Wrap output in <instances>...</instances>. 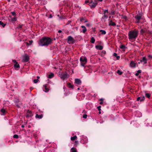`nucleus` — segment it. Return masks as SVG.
I'll list each match as a JSON object with an SVG mask.
<instances>
[{"label":"nucleus","instance_id":"nucleus-14","mask_svg":"<svg viewBox=\"0 0 152 152\" xmlns=\"http://www.w3.org/2000/svg\"><path fill=\"white\" fill-rule=\"evenodd\" d=\"M109 25L110 26H116V24L115 22H113L112 20H111L109 21Z\"/></svg>","mask_w":152,"mask_h":152},{"label":"nucleus","instance_id":"nucleus-9","mask_svg":"<svg viewBox=\"0 0 152 152\" xmlns=\"http://www.w3.org/2000/svg\"><path fill=\"white\" fill-rule=\"evenodd\" d=\"M29 60V56L27 55H26L23 56V58L22 60V61L23 62H27Z\"/></svg>","mask_w":152,"mask_h":152},{"label":"nucleus","instance_id":"nucleus-40","mask_svg":"<svg viewBox=\"0 0 152 152\" xmlns=\"http://www.w3.org/2000/svg\"><path fill=\"white\" fill-rule=\"evenodd\" d=\"M100 100L101 101V102H100L99 104H103V99H101Z\"/></svg>","mask_w":152,"mask_h":152},{"label":"nucleus","instance_id":"nucleus-29","mask_svg":"<svg viewBox=\"0 0 152 152\" xmlns=\"http://www.w3.org/2000/svg\"><path fill=\"white\" fill-rule=\"evenodd\" d=\"M141 70H139L137 71V72L135 74V75L136 76H138L139 75V74L141 73Z\"/></svg>","mask_w":152,"mask_h":152},{"label":"nucleus","instance_id":"nucleus-3","mask_svg":"<svg viewBox=\"0 0 152 152\" xmlns=\"http://www.w3.org/2000/svg\"><path fill=\"white\" fill-rule=\"evenodd\" d=\"M108 10H104L103 11V15L101 18V20L103 22L106 21L108 17Z\"/></svg>","mask_w":152,"mask_h":152},{"label":"nucleus","instance_id":"nucleus-15","mask_svg":"<svg viewBox=\"0 0 152 152\" xmlns=\"http://www.w3.org/2000/svg\"><path fill=\"white\" fill-rule=\"evenodd\" d=\"M14 67L15 69L18 70L20 68V65L17 63L15 64Z\"/></svg>","mask_w":152,"mask_h":152},{"label":"nucleus","instance_id":"nucleus-12","mask_svg":"<svg viewBox=\"0 0 152 152\" xmlns=\"http://www.w3.org/2000/svg\"><path fill=\"white\" fill-rule=\"evenodd\" d=\"M140 62L143 63L144 64H146L147 63V60L145 57H143L140 60Z\"/></svg>","mask_w":152,"mask_h":152},{"label":"nucleus","instance_id":"nucleus-42","mask_svg":"<svg viewBox=\"0 0 152 152\" xmlns=\"http://www.w3.org/2000/svg\"><path fill=\"white\" fill-rule=\"evenodd\" d=\"M12 20L13 21H16L17 19L16 18H14L12 19Z\"/></svg>","mask_w":152,"mask_h":152},{"label":"nucleus","instance_id":"nucleus-2","mask_svg":"<svg viewBox=\"0 0 152 152\" xmlns=\"http://www.w3.org/2000/svg\"><path fill=\"white\" fill-rule=\"evenodd\" d=\"M138 35L137 31L134 30L129 31L128 33V38L130 41L135 40Z\"/></svg>","mask_w":152,"mask_h":152},{"label":"nucleus","instance_id":"nucleus-60","mask_svg":"<svg viewBox=\"0 0 152 152\" xmlns=\"http://www.w3.org/2000/svg\"><path fill=\"white\" fill-rule=\"evenodd\" d=\"M27 45H28L29 44L28 42H27Z\"/></svg>","mask_w":152,"mask_h":152},{"label":"nucleus","instance_id":"nucleus-59","mask_svg":"<svg viewBox=\"0 0 152 152\" xmlns=\"http://www.w3.org/2000/svg\"><path fill=\"white\" fill-rule=\"evenodd\" d=\"M99 114H100V113H101V112H100V111H99Z\"/></svg>","mask_w":152,"mask_h":152},{"label":"nucleus","instance_id":"nucleus-57","mask_svg":"<svg viewBox=\"0 0 152 152\" xmlns=\"http://www.w3.org/2000/svg\"><path fill=\"white\" fill-rule=\"evenodd\" d=\"M80 90V88H78L77 89V90Z\"/></svg>","mask_w":152,"mask_h":152},{"label":"nucleus","instance_id":"nucleus-21","mask_svg":"<svg viewBox=\"0 0 152 152\" xmlns=\"http://www.w3.org/2000/svg\"><path fill=\"white\" fill-rule=\"evenodd\" d=\"M113 56L115 57L117 60H119L120 58V56H118L117 54L116 53H114Z\"/></svg>","mask_w":152,"mask_h":152},{"label":"nucleus","instance_id":"nucleus-8","mask_svg":"<svg viewBox=\"0 0 152 152\" xmlns=\"http://www.w3.org/2000/svg\"><path fill=\"white\" fill-rule=\"evenodd\" d=\"M136 63L133 61H131L129 66L132 68H135L136 66Z\"/></svg>","mask_w":152,"mask_h":152},{"label":"nucleus","instance_id":"nucleus-37","mask_svg":"<svg viewBox=\"0 0 152 152\" xmlns=\"http://www.w3.org/2000/svg\"><path fill=\"white\" fill-rule=\"evenodd\" d=\"M145 32V30L142 29H141L140 30V33L141 34H143Z\"/></svg>","mask_w":152,"mask_h":152},{"label":"nucleus","instance_id":"nucleus-7","mask_svg":"<svg viewBox=\"0 0 152 152\" xmlns=\"http://www.w3.org/2000/svg\"><path fill=\"white\" fill-rule=\"evenodd\" d=\"M67 40L68 43L69 44H73L75 43V40L71 36H69L68 37Z\"/></svg>","mask_w":152,"mask_h":152},{"label":"nucleus","instance_id":"nucleus-47","mask_svg":"<svg viewBox=\"0 0 152 152\" xmlns=\"http://www.w3.org/2000/svg\"><path fill=\"white\" fill-rule=\"evenodd\" d=\"M18 28V29L21 28H22V25H19Z\"/></svg>","mask_w":152,"mask_h":152},{"label":"nucleus","instance_id":"nucleus-38","mask_svg":"<svg viewBox=\"0 0 152 152\" xmlns=\"http://www.w3.org/2000/svg\"><path fill=\"white\" fill-rule=\"evenodd\" d=\"M11 14L13 16H16V15L15 13L14 12H11Z\"/></svg>","mask_w":152,"mask_h":152},{"label":"nucleus","instance_id":"nucleus-45","mask_svg":"<svg viewBox=\"0 0 152 152\" xmlns=\"http://www.w3.org/2000/svg\"><path fill=\"white\" fill-rule=\"evenodd\" d=\"M12 61L15 64H16V63H18L17 62H16V60H12Z\"/></svg>","mask_w":152,"mask_h":152},{"label":"nucleus","instance_id":"nucleus-30","mask_svg":"<svg viewBox=\"0 0 152 152\" xmlns=\"http://www.w3.org/2000/svg\"><path fill=\"white\" fill-rule=\"evenodd\" d=\"M0 25L2 26L3 27H4L5 26V24L3 22L1 21H0Z\"/></svg>","mask_w":152,"mask_h":152},{"label":"nucleus","instance_id":"nucleus-23","mask_svg":"<svg viewBox=\"0 0 152 152\" xmlns=\"http://www.w3.org/2000/svg\"><path fill=\"white\" fill-rule=\"evenodd\" d=\"M43 117V115H38V114H36V118H38L39 119L42 118Z\"/></svg>","mask_w":152,"mask_h":152},{"label":"nucleus","instance_id":"nucleus-16","mask_svg":"<svg viewBox=\"0 0 152 152\" xmlns=\"http://www.w3.org/2000/svg\"><path fill=\"white\" fill-rule=\"evenodd\" d=\"M67 86L69 88L73 89L74 88V85L70 83H67Z\"/></svg>","mask_w":152,"mask_h":152},{"label":"nucleus","instance_id":"nucleus-1","mask_svg":"<svg viewBox=\"0 0 152 152\" xmlns=\"http://www.w3.org/2000/svg\"><path fill=\"white\" fill-rule=\"evenodd\" d=\"M52 40L50 38L44 37L40 40L38 44L40 46H47L50 44Z\"/></svg>","mask_w":152,"mask_h":152},{"label":"nucleus","instance_id":"nucleus-6","mask_svg":"<svg viewBox=\"0 0 152 152\" xmlns=\"http://www.w3.org/2000/svg\"><path fill=\"white\" fill-rule=\"evenodd\" d=\"M142 15L141 14H139L135 16V18L136 21L135 23H140V20L141 19Z\"/></svg>","mask_w":152,"mask_h":152},{"label":"nucleus","instance_id":"nucleus-27","mask_svg":"<svg viewBox=\"0 0 152 152\" xmlns=\"http://www.w3.org/2000/svg\"><path fill=\"white\" fill-rule=\"evenodd\" d=\"M1 112L2 113V115H4L5 113V110L4 109L2 108L1 110Z\"/></svg>","mask_w":152,"mask_h":152},{"label":"nucleus","instance_id":"nucleus-10","mask_svg":"<svg viewBox=\"0 0 152 152\" xmlns=\"http://www.w3.org/2000/svg\"><path fill=\"white\" fill-rule=\"evenodd\" d=\"M88 5L91 8H94L96 6L97 3H96L92 1L89 3Z\"/></svg>","mask_w":152,"mask_h":152},{"label":"nucleus","instance_id":"nucleus-33","mask_svg":"<svg viewBox=\"0 0 152 152\" xmlns=\"http://www.w3.org/2000/svg\"><path fill=\"white\" fill-rule=\"evenodd\" d=\"M117 73L119 75H121L122 72L119 70H118L117 71Z\"/></svg>","mask_w":152,"mask_h":152},{"label":"nucleus","instance_id":"nucleus-46","mask_svg":"<svg viewBox=\"0 0 152 152\" xmlns=\"http://www.w3.org/2000/svg\"><path fill=\"white\" fill-rule=\"evenodd\" d=\"M84 20V18H82L80 19V21L81 22H83Z\"/></svg>","mask_w":152,"mask_h":152},{"label":"nucleus","instance_id":"nucleus-61","mask_svg":"<svg viewBox=\"0 0 152 152\" xmlns=\"http://www.w3.org/2000/svg\"><path fill=\"white\" fill-rule=\"evenodd\" d=\"M87 21H85V22H87Z\"/></svg>","mask_w":152,"mask_h":152},{"label":"nucleus","instance_id":"nucleus-11","mask_svg":"<svg viewBox=\"0 0 152 152\" xmlns=\"http://www.w3.org/2000/svg\"><path fill=\"white\" fill-rule=\"evenodd\" d=\"M75 83L78 85H80L82 82L80 79L76 78L75 79Z\"/></svg>","mask_w":152,"mask_h":152},{"label":"nucleus","instance_id":"nucleus-28","mask_svg":"<svg viewBox=\"0 0 152 152\" xmlns=\"http://www.w3.org/2000/svg\"><path fill=\"white\" fill-rule=\"evenodd\" d=\"M99 31L101 32L102 34H105L106 33V31L104 30H100Z\"/></svg>","mask_w":152,"mask_h":152},{"label":"nucleus","instance_id":"nucleus-13","mask_svg":"<svg viewBox=\"0 0 152 152\" xmlns=\"http://www.w3.org/2000/svg\"><path fill=\"white\" fill-rule=\"evenodd\" d=\"M145 99V97L144 96H141L140 97H138L137 99V101H140V102H141L143 101Z\"/></svg>","mask_w":152,"mask_h":152},{"label":"nucleus","instance_id":"nucleus-55","mask_svg":"<svg viewBox=\"0 0 152 152\" xmlns=\"http://www.w3.org/2000/svg\"><path fill=\"white\" fill-rule=\"evenodd\" d=\"M21 127L22 128H24V126L23 125H22V126H21Z\"/></svg>","mask_w":152,"mask_h":152},{"label":"nucleus","instance_id":"nucleus-51","mask_svg":"<svg viewBox=\"0 0 152 152\" xmlns=\"http://www.w3.org/2000/svg\"><path fill=\"white\" fill-rule=\"evenodd\" d=\"M114 12H111V15H114Z\"/></svg>","mask_w":152,"mask_h":152},{"label":"nucleus","instance_id":"nucleus-54","mask_svg":"<svg viewBox=\"0 0 152 152\" xmlns=\"http://www.w3.org/2000/svg\"><path fill=\"white\" fill-rule=\"evenodd\" d=\"M102 52H103L104 54H105L106 53V52L104 51H102Z\"/></svg>","mask_w":152,"mask_h":152},{"label":"nucleus","instance_id":"nucleus-22","mask_svg":"<svg viewBox=\"0 0 152 152\" xmlns=\"http://www.w3.org/2000/svg\"><path fill=\"white\" fill-rule=\"evenodd\" d=\"M95 40L94 37H91V40L90 41V42L91 43H93V44L95 42Z\"/></svg>","mask_w":152,"mask_h":152},{"label":"nucleus","instance_id":"nucleus-43","mask_svg":"<svg viewBox=\"0 0 152 152\" xmlns=\"http://www.w3.org/2000/svg\"><path fill=\"white\" fill-rule=\"evenodd\" d=\"M90 2L88 0H86L85 1V4H87L88 3H89Z\"/></svg>","mask_w":152,"mask_h":152},{"label":"nucleus","instance_id":"nucleus-49","mask_svg":"<svg viewBox=\"0 0 152 152\" xmlns=\"http://www.w3.org/2000/svg\"><path fill=\"white\" fill-rule=\"evenodd\" d=\"M86 25L87 27H89L90 26V24L89 23H87L86 24Z\"/></svg>","mask_w":152,"mask_h":152},{"label":"nucleus","instance_id":"nucleus-39","mask_svg":"<svg viewBox=\"0 0 152 152\" xmlns=\"http://www.w3.org/2000/svg\"><path fill=\"white\" fill-rule=\"evenodd\" d=\"M78 144V141H76L75 142L74 144L75 145H76L77 146V145Z\"/></svg>","mask_w":152,"mask_h":152},{"label":"nucleus","instance_id":"nucleus-56","mask_svg":"<svg viewBox=\"0 0 152 152\" xmlns=\"http://www.w3.org/2000/svg\"><path fill=\"white\" fill-rule=\"evenodd\" d=\"M37 79H38L39 78V77L38 76H37Z\"/></svg>","mask_w":152,"mask_h":152},{"label":"nucleus","instance_id":"nucleus-44","mask_svg":"<svg viewBox=\"0 0 152 152\" xmlns=\"http://www.w3.org/2000/svg\"><path fill=\"white\" fill-rule=\"evenodd\" d=\"M148 57L150 59L152 58V55H148Z\"/></svg>","mask_w":152,"mask_h":152},{"label":"nucleus","instance_id":"nucleus-32","mask_svg":"<svg viewBox=\"0 0 152 152\" xmlns=\"http://www.w3.org/2000/svg\"><path fill=\"white\" fill-rule=\"evenodd\" d=\"M145 96L148 98H149L150 97L151 95L149 93H146L145 94Z\"/></svg>","mask_w":152,"mask_h":152},{"label":"nucleus","instance_id":"nucleus-41","mask_svg":"<svg viewBox=\"0 0 152 152\" xmlns=\"http://www.w3.org/2000/svg\"><path fill=\"white\" fill-rule=\"evenodd\" d=\"M101 106H99L97 107V108L99 111H100L101 110Z\"/></svg>","mask_w":152,"mask_h":152},{"label":"nucleus","instance_id":"nucleus-17","mask_svg":"<svg viewBox=\"0 0 152 152\" xmlns=\"http://www.w3.org/2000/svg\"><path fill=\"white\" fill-rule=\"evenodd\" d=\"M47 84H45V85H44L43 86L45 88V90H44V91H45L46 92H48L49 90V89L47 88Z\"/></svg>","mask_w":152,"mask_h":152},{"label":"nucleus","instance_id":"nucleus-18","mask_svg":"<svg viewBox=\"0 0 152 152\" xmlns=\"http://www.w3.org/2000/svg\"><path fill=\"white\" fill-rule=\"evenodd\" d=\"M95 48L97 49L100 50H102L103 48V47L101 45H96L95 46Z\"/></svg>","mask_w":152,"mask_h":152},{"label":"nucleus","instance_id":"nucleus-25","mask_svg":"<svg viewBox=\"0 0 152 152\" xmlns=\"http://www.w3.org/2000/svg\"><path fill=\"white\" fill-rule=\"evenodd\" d=\"M77 138V137L76 136H75L73 137H71L70 139L72 141H73L75 140H76Z\"/></svg>","mask_w":152,"mask_h":152},{"label":"nucleus","instance_id":"nucleus-24","mask_svg":"<svg viewBox=\"0 0 152 152\" xmlns=\"http://www.w3.org/2000/svg\"><path fill=\"white\" fill-rule=\"evenodd\" d=\"M71 152H77L76 148L73 147L71 149Z\"/></svg>","mask_w":152,"mask_h":152},{"label":"nucleus","instance_id":"nucleus-50","mask_svg":"<svg viewBox=\"0 0 152 152\" xmlns=\"http://www.w3.org/2000/svg\"><path fill=\"white\" fill-rule=\"evenodd\" d=\"M86 113V111L85 110H83V111L82 113Z\"/></svg>","mask_w":152,"mask_h":152},{"label":"nucleus","instance_id":"nucleus-52","mask_svg":"<svg viewBox=\"0 0 152 152\" xmlns=\"http://www.w3.org/2000/svg\"><path fill=\"white\" fill-rule=\"evenodd\" d=\"M62 32V31L61 30H59L58 31V33H61Z\"/></svg>","mask_w":152,"mask_h":152},{"label":"nucleus","instance_id":"nucleus-36","mask_svg":"<svg viewBox=\"0 0 152 152\" xmlns=\"http://www.w3.org/2000/svg\"><path fill=\"white\" fill-rule=\"evenodd\" d=\"M39 80L38 79H34V83H37L38 82Z\"/></svg>","mask_w":152,"mask_h":152},{"label":"nucleus","instance_id":"nucleus-48","mask_svg":"<svg viewBox=\"0 0 152 152\" xmlns=\"http://www.w3.org/2000/svg\"><path fill=\"white\" fill-rule=\"evenodd\" d=\"M29 42L30 43V45H31L33 43V41L32 40H31L29 41Z\"/></svg>","mask_w":152,"mask_h":152},{"label":"nucleus","instance_id":"nucleus-5","mask_svg":"<svg viewBox=\"0 0 152 152\" xmlns=\"http://www.w3.org/2000/svg\"><path fill=\"white\" fill-rule=\"evenodd\" d=\"M59 75L61 79L63 80L66 79L68 78L69 76L68 74L66 72L59 74Z\"/></svg>","mask_w":152,"mask_h":152},{"label":"nucleus","instance_id":"nucleus-4","mask_svg":"<svg viewBox=\"0 0 152 152\" xmlns=\"http://www.w3.org/2000/svg\"><path fill=\"white\" fill-rule=\"evenodd\" d=\"M80 61L81 63V65L84 66L87 62V59L85 56H82L80 59Z\"/></svg>","mask_w":152,"mask_h":152},{"label":"nucleus","instance_id":"nucleus-20","mask_svg":"<svg viewBox=\"0 0 152 152\" xmlns=\"http://www.w3.org/2000/svg\"><path fill=\"white\" fill-rule=\"evenodd\" d=\"M54 76V74L52 73H50L49 75H48V78H53Z\"/></svg>","mask_w":152,"mask_h":152},{"label":"nucleus","instance_id":"nucleus-53","mask_svg":"<svg viewBox=\"0 0 152 152\" xmlns=\"http://www.w3.org/2000/svg\"><path fill=\"white\" fill-rule=\"evenodd\" d=\"M27 112H28L29 113H31V111L28 110V111H27Z\"/></svg>","mask_w":152,"mask_h":152},{"label":"nucleus","instance_id":"nucleus-35","mask_svg":"<svg viewBox=\"0 0 152 152\" xmlns=\"http://www.w3.org/2000/svg\"><path fill=\"white\" fill-rule=\"evenodd\" d=\"M87 115H86V114H84L83 116V118H85V119L86 118H87Z\"/></svg>","mask_w":152,"mask_h":152},{"label":"nucleus","instance_id":"nucleus-26","mask_svg":"<svg viewBox=\"0 0 152 152\" xmlns=\"http://www.w3.org/2000/svg\"><path fill=\"white\" fill-rule=\"evenodd\" d=\"M121 18L124 19L125 20H127V18L126 16L124 15H121Z\"/></svg>","mask_w":152,"mask_h":152},{"label":"nucleus","instance_id":"nucleus-58","mask_svg":"<svg viewBox=\"0 0 152 152\" xmlns=\"http://www.w3.org/2000/svg\"><path fill=\"white\" fill-rule=\"evenodd\" d=\"M29 116V115H26V117H28Z\"/></svg>","mask_w":152,"mask_h":152},{"label":"nucleus","instance_id":"nucleus-31","mask_svg":"<svg viewBox=\"0 0 152 152\" xmlns=\"http://www.w3.org/2000/svg\"><path fill=\"white\" fill-rule=\"evenodd\" d=\"M121 49H125L126 48V46L124 45H121L120 46Z\"/></svg>","mask_w":152,"mask_h":152},{"label":"nucleus","instance_id":"nucleus-34","mask_svg":"<svg viewBox=\"0 0 152 152\" xmlns=\"http://www.w3.org/2000/svg\"><path fill=\"white\" fill-rule=\"evenodd\" d=\"M13 137L15 138H18V136L17 134H14L13 135Z\"/></svg>","mask_w":152,"mask_h":152},{"label":"nucleus","instance_id":"nucleus-19","mask_svg":"<svg viewBox=\"0 0 152 152\" xmlns=\"http://www.w3.org/2000/svg\"><path fill=\"white\" fill-rule=\"evenodd\" d=\"M81 27L83 28V33H85L87 31V29L86 28L85 26H81Z\"/></svg>","mask_w":152,"mask_h":152}]
</instances>
